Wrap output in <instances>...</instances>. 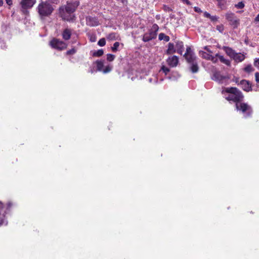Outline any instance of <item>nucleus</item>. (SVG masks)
I'll return each instance as SVG.
<instances>
[{
    "mask_svg": "<svg viewBox=\"0 0 259 259\" xmlns=\"http://www.w3.org/2000/svg\"><path fill=\"white\" fill-rule=\"evenodd\" d=\"M54 10V5L48 3V2H44V0L41 1L36 8L39 17L41 20L51 16Z\"/></svg>",
    "mask_w": 259,
    "mask_h": 259,
    "instance_id": "nucleus-3",
    "label": "nucleus"
},
{
    "mask_svg": "<svg viewBox=\"0 0 259 259\" xmlns=\"http://www.w3.org/2000/svg\"><path fill=\"white\" fill-rule=\"evenodd\" d=\"M255 21H259V14L256 16V17L255 18Z\"/></svg>",
    "mask_w": 259,
    "mask_h": 259,
    "instance_id": "nucleus-49",
    "label": "nucleus"
},
{
    "mask_svg": "<svg viewBox=\"0 0 259 259\" xmlns=\"http://www.w3.org/2000/svg\"><path fill=\"white\" fill-rule=\"evenodd\" d=\"M91 41L92 42H94L95 41V37H91L90 39Z\"/></svg>",
    "mask_w": 259,
    "mask_h": 259,
    "instance_id": "nucleus-50",
    "label": "nucleus"
},
{
    "mask_svg": "<svg viewBox=\"0 0 259 259\" xmlns=\"http://www.w3.org/2000/svg\"><path fill=\"white\" fill-rule=\"evenodd\" d=\"M11 206L12 203L10 202H9L6 206H5L0 201V226L3 225L6 226L7 225L8 222L5 220L6 215L8 214Z\"/></svg>",
    "mask_w": 259,
    "mask_h": 259,
    "instance_id": "nucleus-5",
    "label": "nucleus"
},
{
    "mask_svg": "<svg viewBox=\"0 0 259 259\" xmlns=\"http://www.w3.org/2000/svg\"><path fill=\"white\" fill-rule=\"evenodd\" d=\"M104 53V52L103 50H99L97 51H96L94 53V56H97V57H100Z\"/></svg>",
    "mask_w": 259,
    "mask_h": 259,
    "instance_id": "nucleus-29",
    "label": "nucleus"
},
{
    "mask_svg": "<svg viewBox=\"0 0 259 259\" xmlns=\"http://www.w3.org/2000/svg\"><path fill=\"white\" fill-rule=\"evenodd\" d=\"M76 52V50L74 48H72V49L68 50L66 52V54L68 55H73Z\"/></svg>",
    "mask_w": 259,
    "mask_h": 259,
    "instance_id": "nucleus-34",
    "label": "nucleus"
},
{
    "mask_svg": "<svg viewBox=\"0 0 259 259\" xmlns=\"http://www.w3.org/2000/svg\"><path fill=\"white\" fill-rule=\"evenodd\" d=\"M50 44L52 48L59 50H64L67 46L66 43L57 38L53 39Z\"/></svg>",
    "mask_w": 259,
    "mask_h": 259,
    "instance_id": "nucleus-6",
    "label": "nucleus"
},
{
    "mask_svg": "<svg viewBox=\"0 0 259 259\" xmlns=\"http://www.w3.org/2000/svg\"><path fill=\"white\" fill-rule=\"evenodd\" d=\"M99 24L98 20L95 17H88L87 18V24L90 26H96Z\"/></svg>",
    "mask_w": 259,
    "mask_h": 259,
    "instance_id": "nucleus-12",
    "label": "nucleus"
},
{
    "mask_svg": "<svg viewBox=\"0 0 259 259\" xmlns=\"http://www.w3.org/2000/svg\"><path fill=\"white\" fill-rule=\"evenodd\" d=\"M120 44L119 42H115L113 46L111 47L112 52H116L118 50V47H119Z\"/></svg>",
    "mask_w": 259,
    "mask_h": 259,
    "instance_id": "nucleus-26",
    "label": "nucleus"
},
{
    "mask_svg": "<svg viewBox=\"0 0 259 259\" xmlns=\"http://www.w3.org/2000/svg\"><path fill=\"white\" fill-rule=\"evenodd\" d=\"M167 63L171 67H175L179 63V58L176 56L169 57L166 60Z\"/></svg>",
    "mask_w": 259,
    "mask_h": 259,
    "instance_id": "nucleus-9",
    "label": "nucleus"
},
{
    "mask_svg": "<svg viewBox=\"0 0 259 259\" xmlns=\"http://www.w3.org/2000/svg\"><path fill=\"white\" fill-rule=\"evenodd\" d=\"M189 54H194V53L191 50L190 47H188L186 49V52L184 55H189Z\"/></svg>",
    "mask_w": 259,
    "mask_h": 259,
    "instance_id": "nucleus-39",
    "label": "nucleus"
},
{
    "mask_svg": "<svg viewBox=\"0 0 259 259\" xmlns=\"http://www.w3.org/2000/svg\"><path fill=\"white\" fill-rule=\"evenodd\" d=\"M6 2L8 5L9 6H11L13 4V1L12 0H6Z\"/></svg>",
    "mask_w": 259,
    "mask_h": 259,
    "instance_id": "nucleus-46",
    "label": "nucleus"
},
{
    "mask_svg": "<svg viewBox=\"0 0 259 259\" xmlns=\"http://www.w3.org/2000/svg\"><path fill=\"white\" fill-rule=\"evenodd\" d=\"M217 29L220 32L222 33L224 30V27L223 25H219L217 26Z\"/></svg>",
    "mask_w": 259,
    "mask_h": 259,
    "instance_id": "nucleus-35",
    "label": "nucleus"
},
{
    "mask_svg": "<svg viewBox=\"0 0 259 259\" xmlns=\"http://www.w3.org/2000/svg\"><path fill=\"white\" fill-rule=\"evenodd\" d=\"M240 85L242 86V89L247 92L250 91L251 85L249 82L246 80H242L240 81Z\"/></svg>",
    "mask_w": 259,
    "mask_h": 259,
    "instance_id": "nucleus-17",
    "label": "nucleus"
},
{
    "mask_svg": "<svg viewBox=\"0 0 259 259\" xmlns=\"http://www.w3.org/2000/svg\"><path fill=\"white\" fill-rule=\"evenodd\" d=\"M36 3V0H22L21 5L23 9L31 8Z\"/></svg>",
    "mask_w": 259,
    "mask_h": 259,
    "instance_id": "nucleus-10",
    "label": "nucleus"
},
{
    "mask_svg": "<svg viewBox=\"0 0 259 259\" xmlns=\"http://www.w3.org/2000/svg\"><path fill=\"white\" fill-rule=\"evenodd\" d=\"M115 55L111 54H108L107 55V60L108 61L111 62L114 60V59H115Z\"/></svg>",
    "mask_w": 259,
    "mask_h": 259,
    "instance_id": "nucleus-31",
    "label": "nucleus"
},
{
    "mask_svg": "<svg viewBox=\"0 0 259 259\" xmlns=\"http://www.w3.org/2000/svg\"><path fill=\"white\" fill-rule=\"evenodd\" d=\"M44 2H48V3L53 5L57 4L59 2V0H45Z\"/></svg>",
    "mask_w": 259,
    "mask_h": 259,
    "instance_id": "nucleus-33",
    "label": "nucleus"
},
{
    "mask_svg": "<svg viewBox=\"0 0 259 259\" xmlns=\"http://www.w3.org/2000/svg\"><path fill=\"white\" fill-rule=\"evenodd\" d=\"M210 19L211 21H217L219 19V17L217 16H211Z\"/></svg>",
    "mask_w": 259,
    "mask_h": 259,
    "instance_id": "nucleus-40",
    "label": "nucleus"
},
{
    "mask_svg": "<svg viewBox=\"0 0 259 259\" xmlns=\"http://www.w3.org/2000/svg\"><path fill=\"white\" fill-rule=\"evenodd\" d=\"M194 10L195 12H197V13H200L202 12V11L200 9V8H199V7H195L194 8Z\"/></svg>",
    "mask_w": 259,
    "mask_h": 259,
    "instance_id": "nucleus-44",
    "label": "nucleus"
},
{
    "mask_svg": "<svg viewBox=\"0 0 259 259\" xmlns=\"http://www.w3.org/2000/svg\"><path fill=\"white\" fill-rule=\"evenodd\" d=\"M222 93L227 101L230 103H235V104L242 101L244 98L241 92L236 88H225L223 89Z\"/></svg>",
    "mask_w": 259,
    "mask_h": 259,
    "instance_id": "nucleus-2",
    "label": "nucleus"
},
{
    "mask_svg": "<svg viewBox=\"0 0 259 259\" xmlns=\"http://www.w3.org/2000/svg\"><path fill=\"white\" fill-rule=\"evenodd\" d=\"M190 70L192 73H196L198 71V66L197 61L192 63L190 64Z\"/></svg>",
    "mask_w": 259,
    "mask_h": 259,
    "instance_id": "nucleus-22",
    "label": "nucleus"
},
{
    "mask_svg": "<svg viewBox=\"0 0 259 259\" xmlns=\"http://www.w3.org/2000/svg\"><path fill=\"white\" fill-rule=\"evenodd\" d=\"M158 38L160 40H163L165 42H168L170 39L169 37L168 36L165 35L163 33H160L159 34Z\"/></svg>",
    "mask_w": 259,
    "mask_h": 259,
    "instance_id": "nucleus-23",
    "label": "nucleus"
},
{
    "mask_svg": "<svg viewBox=\"0 0 259 259\" xmlns=\"http://www.w3.org/2000/svg\"><path fill=\"white\" fill-rule=\"evenodd\" d=\"M226 18L229 22L230 24L236 28L239 24V20L236 18L234 14L227 13L226 14Z\"/></svg>",
    "mask_w": 259,
    "mask_h": 259,
    "instance_id": "nucleus-7",
    "label": "nucleus"
},
{
    "mask_svg": "<svg viewBox=\"0 0 259 259\" xmlns=\"http://www.w3.org/2000/svg\"><path fill=\"white\" fill-rule=\"evenodd\" d=\"M176 49L178 53L182 55L184 50L183 42L181 41H177L176 44Z\"/></svg>",
    "mask_w": 259,
    "mask_h": 259,
    "instance_id": "nucleus-14",
    "label": "nucleus"
},
{
    "mask_svg": "<svg viewBox=\"0 0 259 259\" xmlns=\"http://www.w3.org/2000/svg\"><path fill=\"white\" fill-rule=\"evenodd\" d=\"M244 7V4L243 2H239L237 4L235 5V7H236L238 9H242Z\"/></svg>",
    "mask_w": 259,
    "mask_h": 259,
    "instance_id": "nucleus-36",
    "label": "nucleus"
},
{
    "mask_svg": "<svg viewBox=\"0 0 259 259\" xmlns=\"http://www.w3.org/2000/svg\"><path fill=\"white\" fill-rule=\"evenodd\" d=\"M161 69L165 74H167V73L169 72V69L164 66H163Z\"/></svg>",
    "mask_w": 259,
    "mask_h": 259,
    "instance_id": "nucleus-38",
    "label": "nucleus"
},
{
    "mask_svg": "<svg viewBox=\"0 0 259 259\" xmlns=\"http://www.w3.org/2000/svg\"><path fill=\"white\" fill-rule=\"evenodd\" d=\"M204 49L209 53H211L212 52L209 50L208 46H205L204 47Z\"/></svg>",
    "mask_w": 259,
    "mask_h": 259,
    "instance_id": "nucleus-47",
    "label": "nucleus"
},
{
    "mask_svg": "<svg viewBox=\"0 0 259 259\" xmlns=\"http://www.w3.org/2000/svg\"><path fill=\"white\" fill-rule=\"evenodd\" d=\"M183 2H185L187 5H190L191 3L189 2V0H181Z\"/></svg>",
    "mask_w": 259,
    "mask_h": 259,
    "instance_id": "nucleus-48",
    "label": "nucleus"
},
{
    "mask_svg": "<svg viewBox=\"0 0 259 259\" xmlns=\"http://www.w3.org/2000/svg\"><path fill=\"white\" fill-rule=\"evenodd\" d=\"M212 79L219 83H223L227 79V77L222 75L220 72L215 71L213 73Z\"/></svg>",
    "mask_w": 259,
    "mask_h": 259,
    "instance_id": "nucleus-8",
    "label": "nucleus"
},
{
    "mask_svg": "<svg viewBox=\"0 0 259 259\" xmlns=\"http://www.w3.org/2000/svg\"><path fill=\"white\" fill-rule=\"evenodd\" d=\"M79 4L77 2L67 3L66 6H62L59 8V14L64 20L73 21L75 16L73 13L78 7Z\"/></svg>",
    "mask_w": 259,
    "mask_h": 259,
    "instance_id": "nucleus-1",
    "label": "nucleus"
},
{
    "mask_svg": "<svg viewBox=\"0 0 259 259\" xmlns=\"http://www.w3.org/2000/svg\"><path fill=\"white\" fill-rule=\"evenodd\" d=\"M219 56H221V55H220L219 54H217L215 55V57H218L219 58Z\"/></svg>",
    "mask_w": 259,
    "mask_h": 259,
    "instance_id": "nucleus-52",
    "label": "nucleus"
},
{
    "mask_svg": "<svg viewBox=\"0 0 259 259\" xmlns=\"http://www.w3.org/2000/svg\"><path fill=\"white\" fill-rule=\"evenodd\" d=\"M4 5V1L3 0H0V7L3 6Z\"/></svg>",
    "mask_w": 259,
    "mask_h": 259,
    "instance_id": "nucleus-51",
    "label": "nucleus"
},
{
    "mask_svg": "<svg viewBox=\"0 0 259 259\" xmlns=\"http://www.w3.org/2000/svg\"><path fill=\"white\" fill-rule=\"evenodd\" d=\"M209 60H211L213 63H217L218 59L215 58V57L211 55Z\"/></svg>",
    "mask_w": 259,
    "mask_h": 259,
    "instance_id": "nucleus-42",
    "label": "nucleus"
},
{
    "mask_svg": "<svg viewBox=\"0 0 259 259\" xmlns=\"http://www.w3.org/2000/svg\"><path fill=\"white\" fill-rule=\"evenodd\" d=\"M184 57L187 62L189 64L196 62V57L194 54H189V55H184Z\"/></svg>",
    "mask_w": 259,
    "mask_h": 259,
    "instance_id": "nucleus-16",
    "label": "nucleus"
},
{
    "mask_svg": "<svg viewBox=\"0 0 259 259\" xmlns=\"http://www.w3.org/2000/svg\"><path fill=\"white\" fill-rule=\"evenodd\" d=\"M112 69V66L111 65H108L105 67V68L103 70L104 73H107L110 72Z\"/></svg>",
    "mask_w": 259,
    "mask_h": 259,
    "instance_id": "nucleus-27",
    "label": "nucleus"
},
{
    "mask_svg": "<svg viewBox=\"0 0 259 259\" xmlns=\"http://www.w3.org/2000/svg\"><path fill=\"white\" fill-rule=\"evenodd\" d=\"M5 47H6V45H4V47H3L2 46H1V48L2 49H4Z\"/></svg>",
    "mask_w": 259,
    "mask_h": 259,
    "instance_id": "nucleus-53",
    "label": "nucleus"
},
{
    "mask_svg": "<svg viewBox=\"0 0 259 259\" xmlns=\"http://www.w3.org/2000/svg\"><path fill=\"white\" fill-rule=\"evenodd\" d=\"M98 44L99 46H100L101 47L104 46L105 45V44H106L105 39L104 38H102L100 39L98 41Z\"/></svg>",
    "mask_w": 259,
    "mask_h": 259,
    "instance_id": "nucleus-30",
    "label": "nucleus"
},
{
    "mask_svg": "<svg viewBox=\"0 0 259 259\" xmlns=\"http://www.w3.org/2000/svg\"><path fill=\"white\" fill-rule=\"evenodd\" d=\"M245 57V55L243 54L242 53H235L234 55L232 57V58L235 60V61L237 62H240L243 61Z\"/></svg>",
    "mask_w": 259,
    "mask_h": 259,
    "instance_id": "nucleus-13",
    "label": "nucleus"
},
{
    "mask_svg": "<svg viewBox=\"0 0 259 259\" xmlns=\"http://www.w3.org/2000/svg\"><path fill=\"white\" fill-rule=\"evenodd\" d=\"M255 81L259 83V72H256L255 74Z\"/></svg>",
    "mask_w": 259,
    "mask_h": 259,
    "instance_id": "nucleus-43",
    "label": "nucleus"
},
{
    "mask_svg": "<svg viewBox=\"0 0 259 259\" xmlns=\"http://www.w3.org/2000/svg\"><path fill=\"white\" fill-rule=\"evenodd\" d=\"M107 38L110 39H116V34L115 33H112L108 35L107 36Z\"/></svg>",
    "mask_w": 259,
    "mask_h": 259,
    "instance_id": "nucleus-37",
    "label": "nucleus"
},
{
    "mask_svg": "<svg viewBox=\"0 0 259 259\" xmlns=\"http://www.w3.org/2000/svg\"><path fill=\"white\" fill-rule=\"evenodd\" d=\"M71 35V30L68 28L65 29L62 32V37L65 40H67L70 38Z\"/></svg>",
    "mask_w": 259,
    "mask_h": 259,
    "instance_id": "nucleus-15",
    "label": "nucleus"
},
{
    "mask_svg": "<svg viewBox=\"0 0 259 259\" xmlns=\"http://www.w3.org/2000/svg\"><path fill=\"white\" fill-rule=\"evenodd\" d=\"M159 27L156 24H154L152 25V28L151 29V32H154L155 33L157 34V32L158 31Z\"/></svg>",
    "mask_w": 259,
    "mask_h": 259,
    "instance_id": "nucleus-28",
    "label": "nucleus"
},
{
    "mask_svg": "<svg viewBox=\"0 0 259 259\" xmlns=\"http://www.w3.org/2000/svg\"><path fill=\"white\" fill-rule=\"evenodd\" d=\"M224 50L225 51L226 53L231 58L233 57L235 53L232 49L228 47H224Z\"/></svg>",
    "mask_w": 259,
    "mask_h": 259,
    "instance_id": "nucleus-20",
    "label": "nucleus"
},
{
    "mask_svg": "<svg viewBox=\"0 0 259 259\" xmlns=\"http://www.w3.org/2000/svg\"><path fill=\"white\" fill-rule=\"evenodd\" d=\"M217 6L222 10H225L227 9V0H217Z\"/></svg>",
    "mask_w": 259,
    "mask_h": 259,
    "instance_id": "nucleus-19",
    "label": "nucleus"
},
{
    "mask_svg": "<svg viewBox=\"0 0 259 259\" xmlns=\"http://www.w3.org/2000/svg\"><path fill=\"white\" fill-rule=\"evenodd\" d=\"M219 59L221 61V62L224 63L225 64L230 66V61L229 60L226 59L224 58V57L222 56H219Z\"/></svg>",
    "mask_w": 259,
    "mask_h": 259,
    "instance_id": "nucleus-25",
    "label": "nucleus"
},
{
    "mask_svg": "<svg viewBox=\"0 0 259 259\" xmlns=\"http://www.w3.org/2000/svg\"><path fill=\"white\" fill-rule=\"evenodd\" d=\"M254 65L259 69V59H255L254 62Z\"/></svg>",
    "mask_w": 259,
    "mask_h": 259,
    "instance_id": "nucleus-41",
    "label": "nucleus"
},
{
    "mask_svg": "<svg viewBox=\"0 0 259 259\" xmlns=\"http://www.w3.org/2000/svg\"><path fill=\"white\" fill-rule=\"evenodd\" d=\"M176 49L175 47V45L173 43L169 42L167 46V49L166 51V54L167 55H170L176 53Z\"/></svg>",
    "mask_w": 259,
    "mask_h": 259,
    "instance_id": "nucleus-18",
    "label": "nucleus"
},
{
    "mask_svg": "<svg viewBox=\"0 0 259 259\" xmlns=\"http://www.w3.org/2000/svg\"><path fill=\"white\" fill-rule=\"evenodd\" d=\"M253 69L251 65H248L244 68V70L247 72H251L253 71Z\"/></svg>",
    "mask_w": 259,
    "mask_h": 259,
    "instance_id": "nucleus-32",
    "label": "nucleus"
},
{
    "mask_svg": "<svg viewBox=\"0 0 259 259\" xmlns=\"http://www.w3.org/2000/svg\"><path fill=\"white\" fill-rule=\"evenodd\" d=\"M204 16L206 18H208L210 19V17H211V15L209 13H208V12H205L204 13Z\"/></svg>",
    "mask_w": 259,
    "mask_h": 259,
    "instance_id": "nucleus-45",
    "label": "nucleus"
},
{
    "mask_svg": "<svg viewBox=\"0 0 259 259\" xmlns=\"http://www.w3.org/2000/svg\"><path fill=\"white\" fill-rule=\"evenodd\" d=\"M104 61L103 60H97L96 62L97 64V68L98 71L103 72L104 67Z\"/></svg>",
    "mask_w": 259,
    "mask_h": 259,
    "instance_id": "nucleus-21",
    "label": "nucleus"
},
{
    "mask_svg": "<svg viewBox=\"0 0 259 259\" xmlns=\"http://www.w3.org/2000/svg\"><path fill=\"white\" fill-rule=\"evenodd\" d=\"M169 9V8H168V7H166V8H165V10H167V9Z\"/></svg>",
    "mask_w": 259,
    "mask_h": 259,
    "instance_id": "nucleus-54",
    "label": "nucleus"
},
{
    "mask_svg": "<svg viewBox=\"0 0 259 259\" xmlns=\"http://www.w3.org/2000/svg\"><path fill=\"white\" fill-rule=\"evenodd\" d=\"M199 55L202 58L208 60H210V57L211 56L209 54H208L203 51H199Z\"/></svg>",
    "mask_w": 259,
    "mask_h": 259,
    "instance_id": "nucleus-24",
    "label": "nucleus"
},
{
    "mask_svg": "<svg viewBox=\"0 0 259 259\" xmlns=\"http://www.w3.org/2000/svg\"><path fill=\"white\" fill-rule=\"evenodd\" d=\"M235 107L236 109L241 112L245 118L250 116L252 112L250 106L242 101H240L239 103L236 104Z\"/></svg>",
    "mask_w": 259,
    "mask_h": 259,
    "instance_id": "nucleus-4",
    "label": "nucleus"
},
{
    "mask_svg": "<svg viewBox=\"0 0 259 259\" xmlns=\"http://www.w3.org/2000/svg\"><path fill=\"white\" fill-rule=\"evenodd\" d=\"M156 37V33L154 32L150 31L149 33H145L143 36V40L144 42L149 41L155 38Z\"/></svg>",
    "mask_w": 259,
    "mask_h": 259,
    "instance_id": "nucleus-11",
    "label": "nucleus"
}]
</instances>
